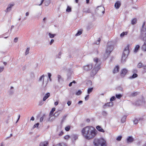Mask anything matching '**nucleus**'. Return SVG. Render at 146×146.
Wrapping results in <instances>:
<instances>
[{
	"label": "nucleus",
	"instance_id": "nucleus-37",
	"mask_svg": "<svg viewBox=\"0 0 146 146\" xmlns=\"http://www.w3.org/2000/svg\"><path fill=\"white\" fill-rule=\"evenodd\" d=\"M29 50L30 48H27L25 52V55H27V54H29Z\"/></svg>",
	"mask_w": 146,
	"mask_h": 146
},
{
	"label": "nucleus",
	"instance_id": "nucleus-49",
	"mask_svg": "<svg viewBox=\"0 0 146 146\" xmlns=\"http://www.w3.org/2000/svg\"><path fill=\"white\" fill-rule=\"evenodd\" d=\"M82 92H77L76 94L77 95H80L81 94Z\"/></svg>",
	"mask_w": 146,
	"mask_h": 146
},
{
	"label": "nucleus",
	"instance_id": "nucleus-18",
	"mask_svg": "<svg viewBox=\"0 0 146 146\" xmlns=\"http://www.w3.org/2000/svg\"><path fill=\"white\" fill-rule=\"evenodd\" d=\"M139 48H140V46L139 45H136V46L135 47L134 49V52H137L138 51Z\"/></svg>",
	"mask_w": 146,
	"mask_h": 146
},
{
	"label": "nucleus",
	"instance_id": "nucleus-46",
	"mask_svg": "<svg viewBox=\"0 0 146 146\" xmlns=\"http://www.w3.org/2000/svg\"><path fill=\"white\" fill-rule=\"evenodd\" d=\"M4 69V67H0V73L3 71Z\"/></svg>",
	"mask_w": 146,
	"mask_h": 146
},
{
	"label": "nucleus",
	"instance_id": "nucleus-12",
	"mask_svg": "<svg viewBox=\"0 0 146 146\" xmlns=\"http://www.w3.org/2000/svg\"><path fill=\"white\" fill-rule=\"evenodd\" d=\"M57 132L58 135L59 136H62L63 134V133L62 132V131L61 130V129L58 128L57 131Z\"/></svg>",
	"mask_w": 146,
	"mask_h": 146
},
{
	"label": "nucleus",
	"instance_id": "nucleus-26",
	"mask_svg": "<svg viewBox=\"0 0 146 146\" xmlns=\"http://www.w3.org/2000/svg\"><path fill=\"white\" fill-rule=\"evenodd\" d=\"M137 75L136 74H134L132 76L129 77L130 78H134L137 77Z\"/></svg>",
	"mask_w": 146,
	"mask_h": 146
},
{
	"label": "nucleus",
	"instance_id": "nucleus-8",
	"mask_svg": "<svg viewBox=\"0 0 146 146\" xmlns=\"http://www.w3.org/2000/svg\"><path fill=\"white\" fill-rule=\"evenodd\" d=\"M146 31V28H142V29H141V35L140 36V38H143L145 36H146V35H145L146 33L145 34H144V33Z\"/></svg>",
	"mask_w": 146,
	"mask_h": 146
},
{
	"label": "nucleus",
	"instance_id": "nucleus-41",
	"mask_svg": "<svg viewBox=\"0 0 146 146\" xmlns=\"http://www.w3.org/2000/svg\"><path fill=\"white\" fill-rule=\"evenodd\" d=\"M89 98V95H88L85 98V100L86 101L88 100Z\"/></svg>",
	"mask_w": 146,
	"mask_h": 146
},
{
	"label": "nucleus",
	"instance_id": "nucleus-43",
	"mask_svg": "<svg viewBox=\"0 0 146 146\" xmlns=\"http://www.w3.org/2000/svg\"><path fill=\"white\" fill-rule=\"evenodd\" d=\"M102 114L104 116H106L107 114V113L105 111H103L102 112Z\"/></svg>",
	"mask_w": 146,
	"mask_h": 146
},
{
	"label": "nucleus",
	"instance_id": "nucleus-45",
	"mask_svg": "<svg viewBox=\"0 0 146 146\" xmlns=\"http://www.w3.org/2000/svg\"><path fill=\"white\" fill-rule=\"evenodd\" d=\"M137 92H135L134 93H133L132 94V95L133 96H136L137 95Z\"/></svg>",
	"mask_w": 146,
	"mask_h": 146
},
{
	"label": "nucleus",
	"instance_id": "nucleus-9",
	"mask_svg": "<svg viewBox=\"0 0 146 146\" xmlns=\"http://www.w3.org/2000/svg\"><path fill=\"white\" fill-rule=\"evenodd\" d=\"M134 140V139L131 136L129 137L127 139V142L128 143H131Z\"/></svg>",
	"mask_w": 146,
	"mask_h": 146
},
{
	"label": "nucleus",
	"instance_id": "nucleus-62",
	"mask_svg": "<svg viewBox=\"0 0 146 146\" xmlns=\"http://www.w3.org/2000/svg\"><path fill=\"white\" fill-rule=\"evenodd\" d=\"M12 136V134H11L10 135V136L9 137H7V139H8V138H10V137H11Z\"/></svg>",
	"mask_w": 146,
	"mask_h": 146
},
{
	"label": "nucleus",
	"instance_id": "nucleus-60",
	"mask_svg": "<svg viewBox=\"0 0 146 146\" xmlns=\"http://www.w3.org/2000/svg\"><path fill=\"white\" fill-rule=\"evenodd\" d=\"M82 102H83V101H81H81H80L78 103V104H82Z\"/></svg>",
	"mask_w": 146,
	"mask_h": 146
},
{
	"label": "nucleus",
	"instance_id": "nucleus-39",
	"mask_svg": "<svg viewBox=\"0 0 146 146\" xmlns=\"http://www.w3.org/2000/svg\"><path fill=\"white\" fill-rule=\"evenodd\" d=\"M142 66V64L141 63H138L137 65V66L139 68H141Z\"/></svg>",
	"mask_w": 146,
	"mask_h": 146
},
{
	"label": "nucleus",
	"instance_id": "nucleus-32",
	"mask_svg": "<svg viewBox=\"0 0 146 146\" xmlns=\"http://www.w3.org/2000/svg\"><path fill=\"white\" fill-rule=\"evenodd\" d=\"M49 35L50 38H53L56 35L55 34H52L50 33H49Z\"/></svg>",
	"mask_w": 146,
	"mask_h": 146
},
{
	"label": "nucleus",
	"instance_id": "nucleus-25",
	"mask_svg": "<svg viewBox=\"0 0 146 146\" xmlns=\"http://www.w3.org/2000/svg\"><path fill=\"white\" fill-rule=\"evenodd\" d=\"M82 30L80 29L79 31L76 34V36H78L80 35L82 33Z\"/></svg>",
	"mask_w": 146,
	"mask_h": 146
},
{
	"label": "nucleus",
	"instance_id": "nucleus-64",
	"mask_svg": "<svg viewBox=\"0 0 146 146\" xmlns=\"http://www.w3.org/2000/svg\"><path fill=\"white\" fill-rule=\"evenodd\" d=\"M29 12H27V13H26V16H28V15H29Z\"/></svg>",
	"mask_w": 146,
	"mask_h": 146
},
{
	"label": "nucleus",
	"instance_id": "nucleus-19",
	"mask_svg": "<svg viewBox=\"0 0 146 146\" xmlns=\"http://www.w3.org/2000/svg\"><path fill=\"white\" fill-rule=\"evenodd\" d=\"M137 21V19L136 18H134L131 21V23L132 25H134L136 23Z\"/></svg>",
	"mask_w": 146,
	"mask_h": 146
},
{
	"label": "nucleus",
	"instance_id": "nucleus-63",
	"mask_svg": "<svg viewBox=\"0 0 146 146\" xmlns=\"http://www.w3.org/2000/svg\"><path fill=\"white\" fill-rule=\"evenodd\" d=\"M86 121L88 122H89L90 121V119H88L86 120Z\"/></svg>",
	"mask_w": 146,
	"mask_h": 146
},
{
	"label": "nucleus",
	"instance_id": "nucleus-56",
	"mask_svg": "<svg viewBox=\"0 0 146 146\" xmlns=\"http://www.w3.org/2000/svg\"><path fill=\"white\" fill-rule=\"evenodd\" d=\"M58 102H56L54 103V105L55 106H57L58 105Z\"/></svg>",
	"mask_w": 146,
	"mask_h": 146
},
{
	"label": "nucleus",
	"instance_id": "nucleus-17",
	"mask_svg": "<svg viewBox=\"0 0 146 146\" xmlns=\"http://www.w3.org/2000/svg\"><path fill=\"white\" fill-rule=\"evenodd\" d=\"M50 94L49 93H47L45 95L44 97L43 98V101H45L47 98H48L50 96Z\"/></svg>",
	"mask_w": 146,
	"mask_h": 146
},
{
	"label": "nucleus",
	"instance_id": "nucleus-20",
	"mask_svg": "<svg viewBox=\"0 0 146 146\" xmlns=\"http://www.w3.org/2000/svg\"><path fill=\"white\" fill-rule=\"evenodd\" d=\"M67 146L66 145L65 143H59L58 144L56 145L55 146Z\"/></svg>",
	"mask_w": 146,
	"mask_h": 146
},
{
	"label": "nucleus",
	"instance_id": "nucleus-30",
	"mask_svg": "<svg viewBox=\"0 0 146 146\" xmlns=\"http://www.w3.org/2000/svg\"><path fill=\"white\" fill-rule=\"evenodd\" d=\"M71 11V9L70 7L69 6H68L67 9H66V11L68 12H70Z\"/></svg>",
	"mask_w": 146,
	"mask_h": 146
},
{
	"label": "nucleus",
	"instance_id": "nucleus-7",
	"mask_svg": "<svg viewBox=\"0 0 146 146\" xmlns=\"http://www.w3.org/2000/svg\"><path fill=\"white\" fill-rule=\"evenodd\" d=\"M92 68V64L84 66L83 67L84 70L85 71H88L90 70Z\"/></svg>",
	"mask_w": 146,
	"mask_h": 146
},
{
	"label": "nucleus",
	"instance_id": "nucleus-13",
	"mask_svg": "<svg viewBox=\"0 0 146 146\" xmlns=\"http://www.w3.org/2000/svg\"><path fill=\"white\" fill-rule=\"evenodd\" d=\"M119 67L118 66H116L113 70V73L114 74L118 72L119 70Z\"/></svg>",
	"mask_w": 146,
	"mask_h": 146
},
{
	"label": "nucleus",
	"instance_id": "nucleus-6",
	"mask_svg": "<svg viewBox=\"0 0 146 146\" xmlns=\"http://www.w3.org/2000/svg\"><path fill=\"white\" fill-rule=\"evenodd\" d=\"M128 72V70L125 69L123 68L121 70L120 75L121 77H124Z\"/></svg>",
	"mask_w": 146,
	"mask_h": 146
},
{
	"label": "nucleus",
	"instance_id": "nucleus-16",
	"mask_svg": "<svg viewBox=\"0 0 146 146\" xmlns=\"http://www.w3.org/2000/svg\"><path fill=\"white\" fill-rule=\"evenodd\" d=\"M48 144V142L46 141L40 143V146H47Z\"/></svg>",
	"mask_w": 146,
	"mask_h": 146
},
{
	"label": "nucleus",
	"instance_id": "nucleus-27",
	"mask_svg": "<svg viewBox=\"0 0 146 146\" xmlns=\"http://www.w3.org/2000/svg\"><path fill=\"white\" fill-rule=\"evenodd\" d=\"M60 112V111L59 110L56 112L54 114L55 116H57L59 115Z\"/></svg>",
	"mask_w": 146,
	"mask_h": 146
},
{
	"label": "nucleus",
	"instance_id": "nucleus-15",
	"mask_svg": "<svg viewBox=\"0 0 146 146\" xmlns=\"http://www.w3.org/2000/svg\"><path fill=\"white\" fill-rule=\"evenodd\" d=\"M113 105V103L112 102H110L104 105V107L106 108V106H111Z\"/></svg>",
	"mask_w": 146,
	"mask_h": 146
},
{
	"label": "nucleus",
	"instance_id": "nucleus-14",
	"mask_svg": "<svg viewBox=\"0 0 146 146\" xmlns=\"http://www.w3.org/2000/svg\"><path fill=\"white\" fill-rule=\"evenodd\" d=\"M96 128L98 131H99L100 132H104V130L99 125L97 126L96 127Z\"/></svg>",
	"mask_w": 146,
	"mask_h": 146
},
{
	"label": "nucleus",
	"instance_id": "nucleus-42",
	"mask_svg": "<svg viewBox=\"0 0 146 146\" xmlns=\"http://www.w3.org/2000/svg\"><path fill=\"white\" fill-rule=\"evenodd\" d=\"M39 123H36L35 124L33 127H34V128H35V127H38V126L39 125Z\"/></svg>",
	"mask_w": 146,
	"mask_h": 146
},
{
	"label": "nucleus",
	"instance_id": "nucleus-5",
	"mask_svg": "<svg viewBox=\"0 0 146 146\" xmlns=\"http://www.w3.org/2000/svg\"><path fill=\"white\" fill-rule=\"evenodd\" d=\"M113 46H109L108 45L106 51L104 55L105 57H108L111 52L113 50Z\"/></svg>",
	"mask_w": 146,
	"mask_h": 146
},
{
	"label": "nucleus",
	"instance_id": "nucleus-36",
	"mask_svg": "<svg viewBox=\"0 0 146 146\" xmlns=\"http://www.w3.org/2000/svg\"><path fill=\"white\" fill-rule=\"evenodd\" d=\"M116 97L118 99H119L122 97V95L121 94H116Z\"/></svg>",
	"mask_w": 146,
	"mask_h": 146
},
{
	"label": "nucleus",
	"instance_id": "nucleus-47",
	"mask_svg": "<svg viewBox=\"0 0 146 146\" xmlns=\"http://www.w3.org/2000/svg\"><path fill=\"white\" fill-rule=\"evenodd\" d=\"M93 90V88H90L88 89L87 91H92Z\"/></svg>",
	"mask_w": 146,
	"mask_h": 146
},
{
	"label": "nucleus",
	"instance_id": "nucleus-59",
	"mask_svg": "<svg viewBox=\"0 0 146 146\" xmlns=\"http://www.w3.org/2000/svg\"><path fill=\"white\" fill-rule=\"evenodd\" d=\"M35 119V118H34V117H33V116H32L31 117V120H32V121H34Z\"/></svg>",
	"mask_w": 146,
	"mask_h": 146
},
{
	"label": "nucleus",
	"instance_id": "nucleus-11",
	"mask_svg": "<svg viewBox=\"0 0 146 146\" xmlns=\"http://www.w3.org/2000/svg\"><path fill=\"white\" fill-rule=\"evenodd\" d=\"M14 5V3L9 5H8V6L6 9V12H8L10 11V10H11L12 7Z\"/></svg>",
	"mask_w": 146,
	"mask_h": 146
},
{
	"label": "nucleus",
	"instance_id": "nucleus-48",
	"mask_svg": "<svg viewBox=\"0 0 146 146\" xmlns=\"http://www.w3.org/2000/svg\"><path fill=\"white\" fill-rule=\"evenodd\" d=\"M133 122H134V123L135 124H137L138 123V120L137 119H136V120H135Z\"/></svg>",
	"mask_w": 146,
	"mask_h": 146
},
{
	"label": "nucleus",
	"instance_id": "nucleus-4",
	"mask_svg": "<svg viewBox=\"0 0 146 146\" xmlns=\"http://www.w3.org/2000/svg\"><path fill=\"white\" fill-rule=\"evenodd\" d=\"M129 44L127 45L123 51L121 58L122 62H124L125 61L129 53Z\"/></svg>",
	"mask_w": 146,
	"mask_h": 146
},
{
	"label": "nucleus",
	"instance_id": "nucleus-21",
	"mask_svg": "<svg viewBox=\"0 0 146 146\" xmlns=\"http://www.w3.org/2000/svg\"><path fill=\"white\" fill-rule=\"evenodd\" d=\"M128 32H123L120 34V36L121 37H123L124 35H126Z\"/></svg>",
	"mask_w": 146,
	"mask_h": 146
},
{
	"label": "nucleus",
	"instance_id": "nucleus-23",
	"mask_svg": "<svg viewBox=\"0 0 146 146\" xmlns=\"http://www.w3.org/2000/svg\"><path fill=\"white\" fill-rule=\"evenodd\" d=\"M126 116L125 115L123 116V117L121 119V122L122 123H124L126 120Z\"/></svg>",
	"mask_w": 146,
	"mask_h": 146
},
{
	"label": "nucleus",
	"instance_id": "nucleus-44",
	"mask_svg": "<svg viewBox=\"0 0 146 146\" xmlns=\"http://www.w3.org/2000/svg\"><path fill=\"white\" fill-rule=\"evenodd\" d=\"M101 40V39L100 38H99L98 39V40L97 41V42H96V44H99Z\"/></svg>",
	"mask_w": 146,
	"mask_h": 146
},
{
	"label": "nucleus",
	"instance_id": "nucleus-10",
	"mask_svg": "<svg viewBox=\"0 0 146 146\" xmlns=\"http://www.w3.org/2000/svg\"><path fill=\"white\" fill-rule=\"evenodd\" d=\"M121 3L120 1H117L115 4V7L117 9H118L120 7Z\"/></svg>",
	"mask_w": 146,
	"mask_h": 146
},
{
	"label": "nucleus",
	"instance_id": "nucleus-35",
	"mask_svg": "<svg viewBox=\"0 0 146 146\" xmlns=\"http://www.w3.org/2000/svg\"><path fill=\"white\" fill-rule=\"evenodd\" d=\"M39 81H41L42 80L43 81V82H44V75H42L40 78Z\"/></svg>",
	"mask_w": 146,
	"mask_h": 146
},
{
	"label": "nucleus",
	"instance_id": "nucleus-31",
	"mask_svg": "<svg viewBox=\"0 0 146 146\" xmlns=\"http://www.w3.org/2000/svg\"><path fill=\"white\" fill-rule=\"evenodd\" d=\"M76 84V82L75 80H73L72 82H71L70 83V84H69V86L70 87L72 86V84Z\"/></svg>",
	"mask_w": 146,
	"mask_h": 146
},
{
	"label": "nucleus",
	"instance_id": "nucleus-53",
	"mask_svg": "<svg viewBox=\"0 0 146 146\" xmlns=\"http://www.w3.org/2000/svg\"><path fill=\"white\" fill-rule=\"evenodd\" d=\"M18 40V38L16 37L14 39V40L15 42H17Z\"/></svg>",
	"mask_w": 146,
	"mask_h": 146
},
{
	"label": "nucleus",
	"instance_id": "nucleus-57",
	"mask_svg": "<svg viewBox=\"0 0 146 146\" xmlns=\"http://www.w3.org/2000/svg\"><path fill=\"white\" fill-rule=\"evenodd\" d=\"M58 80H60V79L61 78V76L60 75H58Z\"/></svg>",
	"mask_w": 146,
	"mask_h": 146
},
{
	"label": "nucleus",
	"instance_id": "nucleus-1",
	"mask_svg": "<svg viewBox=\"0 0 146 146\" xmlns=\"http://www.w3.org/2000/svg\"><path fill=\"white\" fill-rule=\"evenodd\" d=\"M82 132L85 139L90 140L93 138L96 135L97 131L94 127L87 126L82 129Z\"/></svg>",
	"mask_w": 146,
	"mask_h": 146
},
{
	"label": "nucleus",
	"instance_id": "nucleus-52",
	"mask_svg": "<svg viewBox=\"0 0 146 146\" xmlns=\"http://www.w3.org/2000/svg\"><path fill=\"white\" fill-rule=\"evenodd\" d=\"M69 137L68 135H66L64 137V138L65 139H68L69 138Z\"/></svg>",
	"mask_w": 146,
	"mask_h": 146
},
{
	"label": "nucleus",
	"instance_id": "nucleus-54",
	"mask_svg": "<svg viewBox=\"0 0 146 146\" xmlns=\"http://www.w3.org/2000/svg\"><path fill=\"white\" fill-rule=\"evenodd\" d=\"M54 40L53 39H52L50 43V44L51 45L54 42Z\"/></svg>",
	"mask_w": 146,
	"mask_h": 146
},
{
	"label": "nucleus",
	"instance_id": "nucleus-29",
	"mask_svg": "<svg viewBox=\"0 0 146 146\" xmlns=\"http://www.w3.org/2000/svg\"><path fill=\"white\" fill-rule=\"evenodd\" d=\"M45 116V115L44 114L42 116L40 117V122H42L43 121L44 118Z\"/></svg>",
	"mask_w": 146,
	"mask_h": 146
},
{
	"label": "nucleus",
	"instance_id": "nucleus-2",
	"mask_svg": "<svg viewBox=\"0 0 146 146\" xmlns=\"http://www.w3.org/2000/svg\"><path fill=\"white\" fill-rule=\"evenodd\" d=\"M94 61L96 63V64L90 73L91 76H93L97 73L100 68V64H98V59L97 58H95L94 59Z\"/></svg>",
	"mask_w": 146,
	"mask_h": 146
},
{
	"label": "nucleus",
	"instance_id": "nucleus-40",
	"mask_svg": "<svg viewBox=\"0 0 146 146\" xmlns=\"http://www.w3.org/2000/svg\"><path fill=\"white\" fill-rule=\"evenodd\" d=\"M70 127L69 126H67L65 127V129L67 131H69L70 129Z\"/></svg>",
	"mask_w": 146,
	"mask_h": 146
},
{
	"label": "nucleus",
	"instance_id": "nucleus-55",
	"mask_svg": "<svg viewBox=\"0 0 146 146\" xmlns=\"http://www.w3.org/2000/svg\"><path fill=\"white\" fill-rule=\"evenodd\" d=\"M20 115H19V116H18V119L16 122V123H17V122L18 121H19V119H20Z\"/></svg>",
	"mask_w": 146,
	"mask_h": 146
},
{
	"label": "nucleus",
	"instance_id": "nucleus-61",
	"mask_svg": "<svg viewBox=\"0 0 146 146\" xmlns=\"http://www.w3.org/2000/svg\"><path fill=\"white\" fill-rule=\"evenodd\" d=\"M86 1L87 4H88L89 3L90 0H86Z\"/></svg>",
	"mask_w": 146,
	"mask_h": 146
},
{
	"label": "nucleus",
	"instance_id": "nucleus-34",
	"mask_svg": "<svg viewBox=\"0 0 146 146\" xmlns=\"http://www.w3.org/2000/svg\"><path fill=\"white\" fill-rule=\"evenodd\" d=\"M122 138V136H118L117 138L116 139V140L117 141H121V139Z\"/></svg>",
	"mask_w": 146,
	"mask_h": 146
},
{
	"label": "nucleus",
	"instance_id": "nucleus-28",
	"mask_svg": "<svg viewBox=\"0 0 146 146\" xmlns=\"http://www.w3.org/2000/svg\"><path fill=\"white\" fill-rule=\"evenodd\" d=\"M67 116V115H64L63 117L62 118V119L61 121V123H62L65 120L66 118V117Z\"/></svg>",
	"mask_w": 146,
	"mask_h": 146
},
{
	"label": "nucleus",
	"instance_id": "nucleus-22",
	"mask_svg": "<svg viewBox=\"0 0 146 146\" xmlns=\"http://www.w3.org/2000/svg\"><path fill=\"white\" fill-rule=\"evenodd\" d=\"M98 9L100 10H102V12L104 14V13L105 9H104V7H102V6L99 7H98Z\"/></svg>",
	"mask_w": 146,
	"mask_h": 146
},
{
	"label": "nucleus",
	"instance_id": "nucleus-38",
	"mask_svg": "<svg viewBox=\"0 0 146 146\" xmlns=\"http://www.w3.org/2000/svg\"><path fill=\"white\" fill-rule=\"evenodd\" d=\"M44 101H43V100H41L39 102V105L41 106L44 103Z\"/></svg>",
	"mask_w": 146,
	"mask_h": 146
},
{
	"label": "nucleus",
	"instance_id": "nucleus-24",
	"mask_svg": "<svg viewBox=\"0 0 146 146\" xmlns=\"http://www.w3.org/2000/svg\"><path fill=\"white\" fill-rule=\"evenodd\" d=\"M55 110V108H53L50 111V113L49 115L51 116L53 114Z\"/></svg>",
	"mask_w": 146,
	"mask_h": 146
},
{
	"label": "nucleus",
	"instance_id": "nucleus-33",
	"mask_svg": "<svg viewBox=\"0 0 146 146\" xmlns=\"http://www.w3.org/2000/svg\"><path fill=\"white\" fill-rule=\"evenodd\" d=\"M116 99L115 97L114 96H113L110 99V101L111 102L112 101H114Z\"/></svg>",
	"mask_w": 146,
	"mask_h": 146
},
{
	"label": "nucleus",
	"instance_id": "nucleus-51",
	"mask_svg": "<svg viewBox=\"0 0 146 146\" xmlns=\"http://www.w3.org/2000/svg\"><path fill=\"white\" fill-rule=\"evenodd\" d=\"M48 76L49 77V78L50 80L51 79L50 77L51 76V74L50 73H48Z\"/></svg>",
	"mask_w": 146,
	"mask_h": 146
},
{
	"label": "nucleus",
	"instance_id": "nucleus-58",
	"mask_svg": "<svg viewBox=\"0 0 146 146\" xmlns=\"http://www.w3.org/2000/svg\"><path fill=\"white\" fill-rule=\"evenodd\" d=\"M44 0H41V3L40 4H39V5H41L42 4L43 2H44Z\"/></svg>",
	"mask_w": 146,
	"mask_h": 146
},
{
	"label": "nucleus",
	"instance_id": "nucleus-3",
	"mask_svg": "<svg viewBox=\"0 0 146 146\" xmlns=\"http://www.w3.org/2000/svg\"><path fill=\"white\" fill-rule=\"evenodd\" d=\"M93 143L94 146H106V141L103 138L95 139Z\"/></svg>",
	"mask_w": 146,
	"mask_h": 146
},
{
	"label": "nucleus",
	"instance_id": "nucleus-50",
	"mask_svg": "<svg viewBox=\"0 0 146 146\" xmlns=\"http://www.w3.org/2000/svg\"><path fill=\"white\" fill-rule=\"evenodd\" d=\"M71 104V102L70 101H68V102L67 104L68 106H70Z\"/></svg>",
	"mask_w": 146,
	"mask_h": 146
}]
</instances>
